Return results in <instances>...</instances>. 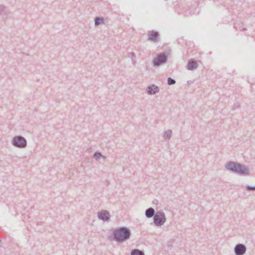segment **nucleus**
Returning a JSON list of instances; mask_svg holds the SVG:
<instances>
[{"label":"nucleus","instance_id":"2eb2a0df","mask_svg":"<svg viewBox=\"0 0 255 255\" xmlns=\"http://www.w3.org/2000/svg\"><path fill=\"white\" fill-rule=\"evenodd\" d=\"M93 157L96 160H99L101 158H103L104 160L106 158V157L102 155V153L100 152H96L94 154Z\"/></svg>","mask_w":255,"mask_h":255},{"label":"nucleus","instance_id":"4be33fe9","mask_svg":"<svg viewBox=\"0 0 255 255\" xmlns=\"http://www.w3.org/2000/svg\"><path fill=\"white\" fill-rule=\"evenodd\" d=\"M240 107V105L238 103H235L233 106V109H236Z\"/></svg>","mask_w":255,"mask_h":255},{"label":"nucleus","instance_id":"9b49d317","mask_svg":"<svg viewBox=\"0 0 255 255\" xmlns=\"http://www.w3.org/2000/svg\"><path fill=\"white\" fill-rule=\"evenodd\" d=\"M167 4L168 5L172 6L173 8L175 9V11H177L178 14L180 13V12L177 11L178 7L180 6V2L179 1L177 0H169Z\"/></svg>","mask_w":255,"mask_h":255},{"label":"nucleus","instance_id":"423d86ee","mask_svg":"<svg viewBox=\"0 0 255 255\" xmlns=\"http://www.w3.org/2000/svg\"><path fill=\"white\" fill-rule=\"evenodd\" d=\"M247 251V248L242 244H237L234 248V252L236 255H244Z\"/></svg>","mask_w":255,"mask_h":255},{"label":"nucleus","instance_id":"f257e3e1","mask_svg":"<svg viewBox=\"0 0 255 255\" xmlns=\"http://www.w3.org/2000/svg\"><path fill=\"white\" fill-rule=\"evenodd\" d=\"M130 236L131 232L128 228L119 227L113 231L111 240L119 243H122L128 240Z\"/></svg>","mask_w":255,"mask_h":255},{"label":"nucleus","instance_id":"20e7f679","mask_svg":"<svg viewBox=\"0 0 255 255\" xmlns=\"http://www.w3.org/2000/svg\"><path fill=\"white\" fill-rule=\"evenodd\" d=\"M12 144L13 146L18 148H24L27 145V141L24 137L17 135L13 137Z\"/></svg>","mask_w":255,"mask_h":255},{"label":"nucleus","instance_id":"6e6552de","mask_svg":"<svg viewBox=\"0 0 255 255\" xmlns=\"http://www.w3.org/2000/svg\"><path fill=\"white\" fill-rule=\"evenodd\" d=\"M159 91V88L154 84L150 85L146 88V93L150 95H154L158 93Z\"/></svg>","mask_w":255,"mask_h":255},{"label":"nucleus","instance_id":"ddd939ff","mask_svg":"<svg viewBox=\"0 0 255 255\" xmlns=\"http://www.w3.org/2000/svg\"><path fill=\"white\" fill-rule=\"evenodd\" d=\"M172 131L170 129H168L167 130L163 132V138L166 140H169L172 136Z\"/></svg>","mask_w":255,"mask_h":255},{"label":"nucleus","instance_id":"412c9836","mask_svg":"<svg viewBox=\"0 0 255 255\" xmlns=\"http://www.w3.org/2000/svg\"><path fill=\"white\" fill-rule=\"evenodd\" d=\"M5 10V7L4 5H0V14H2V12H4Z\"/></svg>","mask_w":255,"mask_h":255},{"label":"nucleus","instance_id":"5701e85b","mask_svg":"<svg viewBox=\"0 0 255 255\" xmlns=\"http://www.w3.org/2000/svg\"><path fill=\"white\" fill-rule=\"evenodd\" d=\"M135 59H131V60H132V64H133V65H135V63H136V61H135Z\"/></svg>","mask_w":255,"mask_h":255},{"label":"nucleus","instance_id":"9d476101","mask_svg":"<svg viewBox=\"0 0 255 255\" xmlns=\"http://www.w3.org/2000/svg\"><path fill=\"white\" fill-rule=\"evenodd\" d=\"M198 67L196 61L193 59H190L187 63V68L189 70H194Z\"/></svg>","mask_w":255,"mask_h":255},{"label":"nucleus","instance_id":"7ed1b4c3","mask_svg":"<svg viewBox=\"0 0 255 255\" xmlns=\"http://www.w3.org/2000/svg\"><path fill=\"white\" fill-rule=\"evenodd\" d=\"M166 219L164 213L162 211H158L153 217V223L156 226L160 227L166 222Z\"/></svg>","mask_w":255,"mask_h":255},{"label":"nucleus","instance_id":"f03ea898","mask_svg":"<svg viewBox=\"0 0 255 255\" xmlns=\"http://www.w3.org/2000/svg\"><path fill=\"white\" fill-rule=\"evenodd\" d=\"M225 167L229 171L239 175H248L249 173V168L239 163L229 161L226 164Z\"/></svg>","mask_w":255,"mask_h":255},{"label":"nucleus","instance_id":"dca6fc26","mask_svg":"<svg viewBox=\"0 0 255 255\" xmlns=\"http://www.w3.org/2000/svg\"><path fill=\"white\" fill-rule=\"evenodd\" d=\"M104 22V19L100 17H96L95 19V25H99Z\"/></svg>","mask_w":255,"mask_h":255},{"label":"nucleus","instance_id":"6ab92c4d","mask_svg":"<svg viewBox=\"0 0 255 255\" xmlns=\"http://www.w3.org/2000/svg\"><path fill=\"white\" fill-rule=\"evenodd\" d=\"M245 188L248 191L255 190V186L246 185Z\"/></svg>","mask_w":255,"mask_h":255},{"label":"nucleus","instance_id":"4468645a","mask_svg":"<svg viewBox=\"0 0 255 255\" xmlns=\"http://www.w3.org/2000/svg\"><path fill=\"white\" fill-rule=\"evenodd\" d=\"M130 255H144V253L138 249H133L131 251Z\"/></svg>","mask_w":255,"mask_h":255},{"label":"nucleus","instance_id":"39448f33","mask_svg":"<svg viewBox=\"0 0 255 255\" xmlns=\"http://www.w3.org/2000/svg\"><path fill=\"white\" fill-rule=\"evenodd\" d=\"M168 57L165 53L158 54L153 61L154 67H158L162 64H165L167 61Z\"/></svg>","mask_w":255,"mask_h":255},{"label":"nucleus","instance_id":"f8f14e48","mask_svg":"<svg viewBox=\"0 0 255 255\" xmlns=\"http://www.w3.org/2000/svg\"><path fill=\"white\" fill-rule=\"evenodd\" d=\"M155 215V210L151 207L148 208L145 211V215L147 218H151L153 217Z\"/></svg>","mask_w":255,"mask_h":255},{"label":"nucleus","instance_id":"393cba45","mask_svg":"<svg viewBox=\"0 0 255 255\" xmlns=\"http://www.w3.org/2000/svg\"><path fill=\"white\" fill-rule=\"evenodd\" d=\"M1 240H2V238H1V237L0 236V243L1 242Z\"/></svg>","mask_w":255,"mask_h":255},{"label":"nucleus","instance_id":"0eeeda50","mask_svg":"<svg viewBox=\"0 0 255 255\" xmlns=\"http://www.w3.org/2000/svg\"><path fill=\"white\" fill-rule=\"evenodd\" d=\"M98 217L100 220L104 222H107L110 220L111 215L108 211L103 210L98 213Z\"/></svg>","mask_w":255,"mask_h":255},{"label":"nucleus","instance_id":"aec40b11","mask_svg":"<svg viewBox=\"0 0 255 255\" xmlns=\"http://www.w3.org/2000/svg\"><path fill=\"white\" fill-rule=\"evenodd\" d=\"M128 56L132 59H135L136 55L134 52H129L128 54Z\"/></svg>","mask_w":255,"mask_h":255},{"label":"nucleus","instance_id":"1a4fd4ad","mask_svg":"<svg viewBox=\"0 0 255 255\" xmlns=\"http://www.w3.org/2000/svg\"><path fill=\"white\" fill-rule=\"evenodd\" d=\"M148 39L154 42H158L159 41V33L157 31L152 30L148 33Z\"/></svg>","mask_w":255,"mask_h":255},{"label":"nucleus","instance_id":"a878e982","mask_svg":"<svg viewBox=\"0 0 255 255\" xmlns=\"http://www.w3.org/2000/svg\"><path fill=\"white\" fill-rule=\"evenodd\" d=\"M189 14H190V15H192V14H193V13L191 12V11H189Z\"/></svg>","mask_w":255,"mask_h":255},{"label":"nucleus","instance_id":"f3484780","mask_svg":"<svg viewBox=\"0 0 255 255\" xmlns=\"http://www.w3.org/2000/svg\"><path fill=\"white\" fill-rule=\"evenodd\" d=\"M176 83V81L174 79L171 78V77H169L167 78V84L169 85H174Z\"/></svg>","mask_w":255,"mask_h":255},{"label":"nucleus","instance_id":"b1692460","mask_svg":"<svg viewBox=\"0 0 255 255\" xmlns=\"http://www.w3.org/2000/svg\"><path fill=\"white\" fill-rule=\"evenodd\" d=\"M180 7H182V5H181L179 8H180L181 9H182L183 11H184V7H183L182 8H181Z\"/></svg>","mask_w":255,"mask_h":255},{"label":"nucleus","instance_id":"a211bd4d","mask_svg":"<svg viewBox=\"0 0 255 255\" xmlns=\"http://www.w3.org/2000/svg\"><path fill=\"white\" fill-rule=\"evenodd\" d=\"M235 27L237 29H239L241 31H242V30H245L246 29V28L244 27L242 25H241L240 24H235Z\"/></svg>","mask_w":255,"mask_h":255}]
</instances>
